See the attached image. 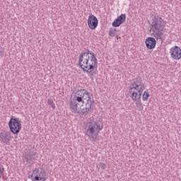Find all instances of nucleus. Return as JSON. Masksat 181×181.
<instances>
[{"label": "nucleus", "instance_id": "obj_1", "mask_svg": "<svg viewBox=\"0 0 181 181\" xmlns=\"http://www.w3.org/2000/svg\"><path fill=\"white\" fill-rule=\"evenodd\" d=\"M78 65L83 71L87 73L90 78H93L97 74L95 69H97L98 66V61L95 57V54L90 52V49H86L80 54Z\"/></svg>", "mask_w": 181, "mask_h": 181}, {"label": "nucleus", "instance_id": "obj_2", "mask_svg": "<svg viewBox=\"0 0 181 181\" xmlns=\"http://www.w3.org/2000/svg\"><path fill=\"white\" fill-rule=\"evenodd\" d=\"M151 30L154 33V37L156 39H160V40H163V30L165 26H166V21H163V18L160 16L153 15L151 20Z\"/></svg>", "mask_w": 181, "mask_h": 181}, {"label": "nucleus", "instance_id": "obj_3", "mask_svg": "<svg viewBox=\"0 0 181 181\" xmlns=\"http://www.w3.org/2000/svg\"><path fill=\"white\" fill-rule=\"evenodd\" d=\"M103 128L104 127L101 126L98 122H90L86 127L85 135L88 136L90 141L95 142L97 138H98V134H100V131H102Z\"/></svg>", "mask_w": 181, "mask_h": 181}, {"label": "nucleus", "instance_id": "obj_4", "mask_svg": "<svg viewBox=\"0 0 181 181\" xmlns=\"http://www.w3.org/2000/svg\"><path fill=\"white\" fill-rule=\"evenodd\" d=\"M93 104H94V99L93 100H88L86 103V107L81 109V106H79L76 107V109H74L73 110H71V112H74V114H79L81 117H85L87 118V116L88 114H91V107H93Z\"/></svg>", "mask_w": 181, "mask_h": 181}, {"label": "nucleus", "instance_id": "obj_5", "mask_svg": "<svg viewBox=\"0 0 181 181\" xmlns=\"http://www.w3.org/2000/svg\"><path fill=\"white\" fill-rule=\"evenodd\" d=\"M8 127L14 135H18L22 129V121L18 118L11 117L8 122Z\"/></svg>", "mask_w": 181, "mask_h": 181}, {"label": "nucleus", "instance_id": "obj_6", "mask_svg": "<svg viewBox=\"0 0 181 181\" xmlns=\"http://www.w3.org/2000/svg\"><path fill=\"white\" fill-rule=\"evenodd\" d=\"M28 177L32 180V181H46V179H47L46 172L41 168L34 170L32 175Z\"/></svg>", "mask_w": 181, "mask_h": 181}, {"label": "nucleus", "instance_id": "obj_7", "mask_svg": "<svg viewBox=\"0 0 181 181\" xmlns=\"http://www.w3.org/2000/svg\"><path fill=\"white\" fill-rule=\"evenodd\" d=\"M85 104L84 100L81 98H78L77 95L74 94V97L70 98V109L71 111L76 110L78 107H83Z\"/></svg>", "mask_w": 181, "mask_h": 181}, {"label": "nucleus", "instance_id": "obj_8", "mask_svg": "<svg viewBox=\"0 0 181 181\" xmlns=\"http://www.w3.org/2000/svg\"><path fill=\"white\" fill-rule=\"evenodd\" d=\"M76 95H77L79 98H82V100L84 102L86 100L87 103L88 101H93L91 98L93 97V95H90L88 91L86 89H81L78 90L75 93Z\"/></svg>", "mask_w": 181, "mask_h": 181}, {"label": "nucleus", "instance_id": "obj_9", "mask_svg": "<svg viewBox=\"0 0 181 181\" xmlns=\"http://www.w3.org/2000/svg\"><path fill=\"white\" fill-rule=\"evenodd\" d=\"M140 88L144 90L145 85L142 82V78L139 76L133 79V83L131 84L129 90L130 91H132V90H139Z\"/></svg>", "mask_w": 181, "mask_h": 181}, {"label": "nucleus", "instance_id": "obj_10", "mask_svg": "<svg viewBox=\"0 0 181 181\" xmlns=\"http://www.w3.org/2000/svg\"><path fill=\"white\" fill-rule=\"evenodd\" d=\"M12 141V136L11 134V132L8 131H2L0 133V141L2 144H6V145H9V142Z\"/></svg>", "mask_w": 181, "mask_h": 181}, {"label": "nucleus", "instance_id": "obj_11", "mask_svg": "<svg viewBox=\"0 0 181 181\" xmlns=\"http://www.w3.org/2000/svg\"><path fill=\"white\" fill-rule=\"evenodd\" d=\"M88 26L92 30H95L98 26V18L94 15H90L88 19Z\"/></svg>", "mask_w": 181, "mask_h": 181}, {"label": "nucleus", "instance_id": "obj_12", "mask_svg": "<svg viewBox=\"0 0 181 181\" xmlns=\"http://www.w3.org/2000/svg\"><path fill=\"white\" fill-rule=\"evenodd\" d=\"M170 53L172 59L174 60H180L181 59V49L178 46H175L170 49Z\"/></svg>", "mask_w": 181, "mask_h": 181}, {"label": "nucleus", "instance_id": "obj_13", "mask_svg": "<svg viewBox=\"0 0 181 181\" xmlns=\"http://www.w3.org/2000/svg\"><path fill=\"white\" fill-rule=\"evenodd\" d=\"M145 43L147 49H149L150 50H152L156 47V40H155V38L153 37H147Z\"/></svg>", "mask_w": 181, "mask_h": 181}, {"label": "nucleus", "instance_id": "obj_14", "mask_svg": "<svg viewBox=\"0 0 181 181\" xmlns=\"http://www.w3.org/2000/svg\"><path fill=\"white\" fill-rule=\"evenodd\" d=\"M136 90H137V92L134 91L131 95V98L133 101H138V100H141L142 93H144V89L142 88Z\"/></svg>", "mask_w": 181, "mask_h": 181}, {"label": "nucleus", "instance_id": "obj_15", "mask_svg": "<svg viewBox=\"0 0 181 181\" xmlns=\"http://www.w3.org/2000/svg\"><path fill=\"white\" fill-rule=\"evenodd\" d=\"M35 159H36V153L35 152H29L26 156V162L29 165H33V163H35Z\"/></svg>", "mask_w": 181, "mask_h": 181}, {"label": "nucleus", "instance_id": "obj_16", "mask_svg": "<svg viewBox=\"0 0 181 181\" xmlns=\"http://www.w3.org/2000/svg\"><path fill=\"white\" fill-rule=\"evenodd\" d=\"M116 19L122 25V23H124L125 22V19H127V15L121 14Z\"/></svg>", "mask_w": 181, "mask_h": 181}, {"label": "nucleus", "instance_id": "obj_17", "mask_svg": "<svg viewBox=\"0 0 181 181\" xmlns=\"http://www.w3.org/2000/svg\"><path fill=\"white\" fill-rule=\"evenodd\" d=\"M116 34H117V29L115 28L109 29V36H111V37H114V36H115Z\"/></svg>", "mask_w": 181, "mask_h": 181}, {"label": "nucleus", "instance_id": "obj_18", "mask_svg": "<svg viewBox=\"0 0 181 181\" xmlns=\"http://www.w3.org/2000/svg\"><path fill=\"white\" fill-rule=\"evenodd\" d=\"M47 104L48 105H50L52 110H56V105L54 104V102H53V99H48Z\"/></svg>", "mask_w": 181, "mask_h": 181}, {"label": "nucleus", "instance_id": "obj_19", "mask_svg": "<svg viewBox=\"0 0 181 181\" xmlns=\"http://www.w3.org/2000/svg\"><path fill=\"white\" fill-rule=\"evenodd\" d=\"M149 98V93L147 91H144L142 97L143 101H148Z\"/></svg>", "mask_w": 181, "mask_h": 181}, {"label": "nucleus", "instance_id": "obj_20", "mask_svg": "<svg viewBox=\"0 0 181 181\" xmlns=\"http://www.w3.org/2000/svg\"><path fill=\"white\" fill-rule=\"evenodd\" d=\"M112 26L113 28H119V26H121V23L116 18L113 23H112Z\"/></svg>", "mask_w": 181, "mask_h": 181}, {"label": "nucleus", "instance_id": "obj_21", "mask_svg": "<svg viewBox=\"0 0 181 181\" xmlns=\"http://www.w3.org/2000/svg\"><path fill=\"white\" fill-rule=\"evenodd\" d=\"M136 106L137 107V108H139V110H142V108H144V107L142 106V102L141 101V99L136 100Z\"/></svg>", "mask_w": 181, "mask_h": 181}, {"label": "nucleus", "instance_id": "obj_22", "mask_svg": "<svg viewBox=\"0 0 181 181\" xmlns=\"http://www.w3.org/2000/svg\"><path fill=\"white\" fill-rule=\"evenodd\" d=\"M99 166L100 168H101V169H103V170L107 169V164L104 163H100Z\"/></svg>", "mask_w": 181, "mask_h": 181}, {"label": "nucleus", "instance_id": "obj_23", "mask_svg": "<svg viewBox=\"0 0 181 181\" xmlns=\"http://www.w3.org/2000/svg\"><path fill=\"white\" fill-rule=\"evenodd\" d=\"M4 171L5 169L4 168V167H2V165H0V179L2 177Z\"/></svg>", "mask_w": 181, "mask_h": 181}]
</instances>
